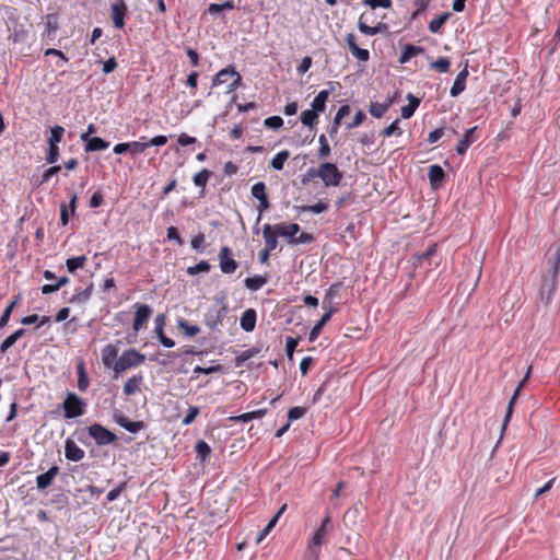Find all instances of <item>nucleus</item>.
<instances>
[{
  "label": "nucleus",
  "instance_id": "nucleus-1",
  "mask_svg": "<svg viewBox=\"0 0 560 560\" xmlns=\"http://www.w3.org/2000/svg\"><path fill=\"white\" fill-rule=\"evenodd\" d=\"M330 527H331L330 516L326 515L323 518L319 528L316 529V532L314 533V535L311 539V542L308 546V555H307L308 559L307 560H317L319 551L316 548L320 547L324 544L325 537L327 536Z\"/></svg>",
  "mask_w": 560,
  "mask_h": 560
},
{
  "label": "nucleus",
  "instance_id": "nucleus-2",
  "mask_svg": "<svg viewBox=\"0 0 560 560\" xmlns=\"http://www.w3.org/2000/svg\"><path fill=\"white\" fill-rule=\"evenodd\" d=\"M145 357L138 352L136 349L126 350L114 364L115 377H117L120 373L129 368L138 366L139 364L143 363Z\"/></svg>",
  "mask_w": 560,
  "mask_h": 560
},
{
  "label": "nucleus",
  "instance_id": "nucleus-3",
  "mask_svg": "<svg viewBox=\"0 0 560 560\" xmlns=\"http://www.w3.org/2000/svg\"><path fill=\"white\" fill-rule=\"evenodd\" d=\"M230 79H232V81L226 85V93H231L242 84V77L235 71L234 67L220 70L212 80V86L224 84Z\"/></svg>",
  "mask_w": 560,
  "mask_h": 560
},
{
  "label": "nucleus",
  "instance_id": "nucleus-4",
  "mask_svg": "<svg viewBox=\"0 0 560 560\" xmlns=\"http://www.w3.org/2000/svg\"><path fill=\"white\" fill-rule=\"evenodd\" d=\"M317 175L323 180L325 186H338L343 178L342 172L339 171L336 164L330 162L322 163L317 167Z\"/></svg>",
  "mask_w": 560,
  "mask_h": 560
},
{
  "label": "nucleus",
  "instance_id": "nucleus-5",
  "mask_svg": "<svg viewBox=\"0 0 560 560\" xmlns=\"http://www.w3.org/2000/svg\"><path fill=\"white\" fill-rule=\"evenodd\" d=\"M86 402L74 393H68L62 402V409L67 419H73L84 415Z\"/></svg>",
  "mask_w": 560,
  "mask_h": 560
},
{
  "label": "nucleus",
  "instance_id": "nucleus-6",
  "mask_svg": "<svg viewBox=\"0 0 560 560\" xmlns=\"http://www.w3.org/2000/svg\"><path fill=\"white\" fill-rule=\"evenodd\" d=\"M89 434L100 446L108 445L116 441L117 436L100 423H93L88 428Z\"/></svg>",
  "mask_w": 560,
  "mask_h": 560
},
{
  "label": "nucleus",
  "instance_id": "nucleus-7",
  "mask_svg": "<svg viewBox=\"0 0 560 560\" xmlns=\"http://www.w3.org/2000/svg\"><path fill=\"white\" fill-rule=\"evenodd\" d=\"M548 264L550 265V277H546L542 281L541 288H540V299L546 304H548L551 299L553 291L556 289L557 283V276L558 272H555V269L552 268V260L548 259Z\"/></svg>",
  "mask_w": 560,
  "mask_h": 560
},
{
  "label": "nucleus",
  "instance_id": "nucleus-8",
  "mask_svg": "<svg viewBox=\"0 0 560 560\" xmlns=\"http://www.w3.org/2000/svg\"><path fill=\"white\" fill-rule=\"evenodd\" d=\"M220 269L223 273H233L237 267V261L233 258L232 249L228 246L221 247L219 252Z\"/></svg>",
  "mask_w": 560,
  "mask_h": 560
},
{
  "label": "nucleus",
  "instance_id": "nucleus-9",
  "mask_svg": "<svg viewBox=\"0 0 560 560\" xmlns=\"http://www.w3.org/2000/svg\"><path fill=\"white\" fill-rule=\"evenodd\" d=\"M127 12L128 8L124 0H117V2L110 5V18L115 27L122 28L125 26Z\"/></svg>",
  "mask_w": 560,
  "mask_h": 560
},
{
  "label": "nucleus",
  "instance_id": "nucleus-10",
  "mask_svg": "<svg viewBox=\"0 0 560 560\" xmlns=\"http://www.w3.org/2000/svg\"><path fill=\"white\" fill-rule=\"evenodd\" d=\"M135 307H136V312H135L132 327H133L135 331L138 332L143 327V325L149 320V318L152 314V308L147 304H140V303H137L135 305Z\"/></svg>",
  "mask_w": 560,
  "mask_h": 560
},
{
  "label": "nucleus",
  "instance_id": "nucleus-11",
  "mask_svg": "<svg viewBox=\"0 0 560 560\" xmlns=\"http://www.w3.org/2000/svg\"><path fill=\"white\" fill-rule=\"evenodd\" d=\"M114 420L130 433H137L145 428V423L143 421H131L121 411H117L114 415Z\"/></svg>",
  "mask_w": 560,
  "mask_h": 560
},
{
  "label": "nucleus",
  "instance_id": "nucleus-12",
  "mask_svg": "<svg viewBox=\"0 0 560 560\" xmlns=\"http://www.w3.org/2000/svg\"><path fill=\"white\" fill-rule=\"evenodd\" d=\"M530 372H532V366H528L527 372H526L524 378L520 382V384L517 385V387L514 390V394H513L512 398L509 401V405H508V408H506V413H505V417H504V421L502 423V430H504L506 428V425H508V423H509V421H510V419L512 417L514 404H515L517 397L520 396L522 387L528 381V378L530 376Z\"/></svg>",
  "mask_w": 560,
  "mask_h": 560
},
{
  "label": "nucleus",
  "instance_id": "nucleus-13",
  "mask_svg": "<svg viewBox=\"0 0 560 560\" xmlns=\"http://www.w3.org/2000/svg\"><path fill=\"white\" fill-rule=\"evenodd\" d=\"M275 233L281 237L288 238L289 243L292 245V240L295 238L296 234L300 232V225L298 223H278L273 225Z\"/></svg>",
  "mask_w": 560,
  "mask_h": 560
},
{
  "label": "nucleus",
  "instance_id": "nucleus-14",
  "mask_svg": "<svg viewBox=\"0 0 560 560\" xmlns=\"http://www.w3.org/2000/svg\"><path fill=\"white\" fill-rule=\"evenodd\" d=\"M228 313V307L225 305L221 306L218 310H211L205 318L206 325L210 329H215L224 319Z\"/></svg>",
  "mask_w": 560,
  "mask_h": 560
},
{
  "label": "nucleus",
  "instance_id": "nucleus-15",
  "mask_svg": "<svg viewBox=\"0 0 560 560\" xmlns=\"http://www.w3.org/2000/svg\"><path fill=\"white\" fill-rule=\"evenodd\" d=\"M365 14H361L359 22H358V28L361 33L364 35L373 36L380 33L387 34L388 33V25L385 23H377L375 26H369L364 21Z\"/></svg>",
  "mask_w": 560,
  "mask_h": 560
},
{
  "label": "nucleus",
  "instance_id": "nucleus-16",
  "mask_svg": "<svg viewBox=\"0 0 560 560\" xmlns=\"http://www.w3.org/2000/svg\"><path fill=\"white\" fill-rule=\"evenodd\" d=\"M477 129V126L467 129L463 138L459 140L456 145V152L459 155L465 154L468 148L477 140V137L475 136Z\"/></svg>",
  "mask_w": 560,
  "mask_h": 560
},
{
  "label": "nucleus",
  "instance_id": "nucleus-17",
  "mask_svg": "<svg viewBox=\"0 0 560 560\" xmlns=\"http://www.w3.org/2000/svg\"><path fill=\"white\" fill-rule=\"evenodd\" d=\"M65 456L68 460L79 462L84 457V451L74 441L67 439L65 442Z\"/></svg>",
  "mask_w": 560,
  "mask_h": 560
},
{
  "label": "nucleus",
  "instance_id": "nucleus-18",
  "mask_svg": "<svg viewBox=\"0 0 560 560\" xmlns=\"http://www.w3.org/2000/svg\"><path fill=\"white\" fill-rule=\"evenodd\" d=\"M58 472H59V467L55 465V466H51L46 472L38 475L36 477L37 489L44 490V489L48 488L52 483V481L56 478V476L58 475Z\"/></svg>",
  "mask_w": 560,
  "mask_h": 560
},
{
  "label": "nucleus",
  "instance_id": "nucleus-19",
  "mask_svg": "<svg viewBox=\"0 0 560 560\" xmlns=\"http://www.w3.org/2000/svg\"><path fill=\"white\" fill-rule=\"evenodd\" d=\"M428 177H429L431 187L433 189H438L441 187L442 183L444 182L445 172L440 165L433 164L429 167Z\"/></svg>",
  "mask_w": 560,
  "mask_h": 560
},
{
  "label": "nucleus",
  "instance_id": "nucleus-20",
  "mask_svg": "<svg viewBox=\"0 0 560 560\" xmlns=\"http://www.w3.org/2000/svg\"><path fill=\"white\" fill-rule=\"evenodd\" d=\"M155 332L160 340V342L166 347V348H173L175 346V342L173 339L165 336V329H164V315L159 314L155 317Z\"/></svg>",
  "mask_w": 560,
  "mask_h": 560
},
{
  "label": "nucleus",
  "instance_id": "nucleus-21",
  "mask_svg": "<svg viewBox=\"0 0 560 560\" xmlns=\"http://www.w3.org/2000/svg\"><path fill=\"white\" fill-rule=\"evenodd\" d=\"M468 77L467 63L465 68L457 74L451 90L450 94L452 97H457L460 93H463L466 89V79Z\"/></svg>",
  "mask_w": 560,
  "mask_h": 560
},
{
  "label": "nucleus",
  "instance_id": "nucleus-22",
  "mask_svg": "<svg viewBox=\"0 0 560 560\" xmlns=\"http://www.w3.org/2000/svg\"><path fill=\"white\" fill-rule=\"evenodd\" d=\"M330 85V90H323L320 91L313 100L312 104H311V107L314 108L315 110L319 112V113H323L325 109H326V102L329 97V94L331 91L335 90V83L334 82H329L328 83Z\"/></svg>",
  "mask_w": 560,
  "mask_h": 560
},
{
  "label": "nucleus",
  "instance_id": "nucleus-23",
  "mask_svg": "<svg viewBox=\"0 0 560 560\" xmlns=\"http://www.w3.org/2000/svg\"><path fill=\"white\" fill-rule=\"evenodd\" d=\"M336 312V307H330L328 312H326L322 318L313 326L310 331L308 340L311 342L315 341L319 336L323 327L330 320L332 313Z\"/></svg>",
  "mask_w": 560,
  "mask_h": 560
},
{
  "label": "nucleus",
  "instance_id": "nucleus-24",
  "mask_svg": "<svg viewBox=\"0 0 560 560\" xmlns=\"http://www.w3.org/2000/svg\"><path fill=\"white\" fill-rule=\"evenodd\" d=\"M262 236L265 240V248L272 252L278 246V234L275 233V228L271 224H265L262 229Z\"/></svg>",
  "mask_w": 560,
  "mask_h": 560
},
{
  "label": "nucleus",
  "instance_id": "nucleus-25",
  "mask_svg": "<svg viewBox=\"0 0 560 560\" xmlns=\"http://www.w3.org/2000/svg\"><path fill=\"white\" fill-rule=\"evenodd\" d=\"M424 52V48L421 46H416L412 44H406L401 50V54L399 56V63L404 65L407 63L412 57H416L418 55H421Z\"/></svg>",
  "mask_w": 560,
  "mask_h": 560
},
{
  "label": "nucleus",
  "instance_id": "nucleus-26",
  "mask_svg": "<svg viewBox=\"0 0 560 560\" xmlns=\"http://www.w3.org/2000/svg\"><path fill=\"white\" fill-rule=\"evenodd\" d=\"M256 312L253 308L246 310L240 319V324L243 330L246 332H250L255 329L256 326Z\"/></svg>",
  "mask_w": 560,
  "mask_h": 560
},
{
  "label": "nucleus",
  "instance_id": "nucleus-27",
  "mask_svg": "<svg viewBox=\"0 0 560 560\" xmlns=\"http://www.w3.org/2000/svg\"><path fill=\"white\" fill-rule=\"evenodd\" d=\"M117 355H118V350L115 346L113 345H107L103 350H102V361H103V364L110 369L113 368L114 369V364L115 362L117 361Z\"/></svg>",
  "mask_w": 560,
  "mask_h": 560
},
{
  "label": "nucleus",
  "instance_id": "nucleus-28",
  "mask_svg": "<svg viewBox=\"0 0 560 560\" xmlns=\"http://www.w3.org/2000/svg\"><path fill=\"white\" fill-rule=\"evenodd\" d=\"M393 100L387 98L384 103L372 102L369 106L370 114L375 118H381L392 106Z\"/></svg>",
  "mask_w": 560,
  "mask_h": 560
},
{
  "label": "nucleus",
  "instance_id": "nucleus-29",
  "mask_svg": "<svg viewBox=\"0 0 560 560\" xmlns=\"http://www.w3.org/2000/svg\"><path fill=\"white\" fill-rule=\"evenodd\" d=\"M319 112L314 108L305 109L301 113L300 120L304 126L313 128L318 122Z\"/></svg>",
  "mask_w": 560,
  "mask_h": 560
},
{
  "label": "nucleus",
  "instance_id": "nucleus-30",
  "mask_svg": "<svg viewBox=\"0 0 560 560\" xmlns=\"http://www.w3.org/2000/svg\"><path fill=\"white\" fill-rule=\"evenodd\" d=\"M142 375H135L128 378L124 385V393L126 396H131L136 394L140 389V384L142 382Z\"/></svg>",
  "mask_w": 560,
  "mask_h": 560
},
{
  "label": "nucleus",
  "instance_id": "nucleus-31",
  "mask_svg": "<svg viewBox=\"0 0 560 560\" xmlns=\"http://www.w3.org/2000/svg\"><path fill=\"white\" fill-rule=\"evenodd\" d=\"M24 334L25 329L21 328L7 337L0 345V352L5 353Z\"/></svg>",
  "mask_w": 560,
  "mask_h": 560
},
{
  "label": "nucleus",
  "instance_id": "nucleus-32",
  "mask_svg": "<svg viewBox=\"0 0 560 560\" xmlns=\"http://www.w3.org/2000/svg\"><path fill=\"white\" fill-rule=\"evenodd\" d=\"M451 18V13L450 12H445V13H442L440 15H438L435 19H433L430 23H429V31L431 33H439L442 28V26L447 22V20Z\"/></svg>",
  "mask_w": 560,
  "mask_h": 560
},
{
  "label": "nucleus",
  "instance_id": "nucleus-33",
  "mask_svg": "<svg viewBox=\"0 0 560 560\" xmlns=\"http://www.w3.org/2000/svg\"><path fill=\"white\" fill-rule=\"evenodd\" d=\"M108 147H109V142L105 141L102 138L93 137L85 144V151L86 152L101 151V150L107 149Z\"/></svg>",
  "mask_w": 560,
  "mask_h": 560
},
{
  "label": "nucleus",
  "instance_id": "nucleus-34",
  "mask_svg": "<svg viewBox=\"0 0 560 560\" xmlns=\"http://www.w3.org/2000/svg\"><path fill=\"white\" fill-rule=\"evenodd\" d=\"M77 371H78V388L81 392H85L89 387V377L85 372L84 363L82 361L78 363Z\"/></svg>",
  "mask_w": 560,
  "mask_h": 560
},
{
  "label": "nucleus",
  "instance_id": "nucleus-35",
  "mask_svg": "<svg viewBox=\"0 0 560 560\" xmlns=\"http://www.w3.org/2000/svg\"><path fill=\"white\" fill-rule=\"evenodd\" d=\"M21 300V295H16L14 298V300L5 307V310L3 311L1 317H0V329L4 328L9 320H10V317H11V314L14 310V307L16 306V304L19 303V301Z\"/></svg>",
  "mask_w": 560,
  "mask_h": 560
},
{
  "label": "nucleus",
  "instance_id": "nucleus-36",
  "mask_svg": "<svg viewBox=\"0 0 560 560\" xmlns=\"http://www.w3.org/2000/svg\"><path fill=\"white\" fill-rule=\"evenodd\" d=\"M295 209L298 210L299 213H302V212H313V213H323L325 211H327L328 209V203L324 202V201H319L313 206H298L295 207Z\"/></svg>",
  "mask_w": 560,
  "mask_h": 560
},
{
  "label": "nucleus",
  "instance_id": "nucleus-37",
  "mask_svg": "<svg viewBox=\"0 0 560 560\" xmlns=\"http://www.w3.org/2000/svg\"><path fill=\"white\" fill-rule=\"evenodd\" d=\"M244 283L247 289L252 291H257L267 283V278L262 276H254L250 278H246Z\"/></svg>",
  "mask_w": 560,
  "mask_h": 560
},
{
  "label": "nucleus",
  "instance_id": "nucleus-38",
  "mask_svg": "<svg viewBox=\"0 0 560 560\" xmlns=\"http://www.w3.org/2000/svg\"><path fill=\"white\" fill-rule=\"evenodd\" d=\"M290 153L288 150L278 152L271 160L270 166L276 171L283 168L284 162L289 159Z\"/></svg>",
  "mask_w": 560,
  "mask_h": 560
},
{
  "label": "nucleus",
  "instance_id": "nucleus-39",
  "mask_svg": "<svg viewBox=\"0 0 560 560\" xmlns=\"http://www.w3.org/2000/svg\"><path fill=\"white\" fill-rule=\"evenodd\" d=\"M86 262V257L84 255L69 258L66 260V266L69 272L73 273L77 269L83 268Z\"/></svg>",
  "mask_w": 560,
  "mask_h": 560
},
{
  "label": "nucleus",
  "instance_id": "nucleus-40",
  "mask_svg": "<svg viewBox=\"0 0 560 560\" xmlns=\"http://www.w3.org/2000/svg\"><path fill=\"white\" fill-rule=\"evenodd\" d=\"M92 289L93 283H90V285L86 289L73 294L72 298L70 299V303H85L91 298Z\"/></svg>",
  "mask_w": 560,
  "mask_h": 560
},
{
  "label": "nucleus",
  "instance_id": "nucleus-41",
  "mask_svg": "<svg viewBox=\"0 0 560 560\" xmlns=\"http://www.w3.org/2000/svg\"><path fill=\"white\" fill-rule=\"evenodd\" d=\"M252 196L256 198L258 201L268 199L266 194V185L264 182H258L252 187Z\"/></svg>",
  "mask_w": 560,
  "mask_h": 560
},
{
  "label": "nucleus",
  "instance_id": "nucleus-42",
  "mask_svg": "<svg viewBox=\"0 0 560 560\" xmlns=\"http://www.w3.org/2000/svg\"><path fill=\"white\" fill-rule=\"evenodd\" d=\"M252 196L256 198L258 201L268 199L266 194V185L264 182H258L252 187Z\"/></svg>",
  "mask_w": 560,
  "mask_h": 560
},
{
  "label": "nucleus",
  "instance_id": "nucleus-43",
  "mask_svg": "<svg viewBox=\"0 0 560 560\" xmlns=\"http://www.w3.org/2000/svg\"><path fill=\"white\" fill-rule=\"evenodd\" d=\"M210 176H211V172L208 171L207 168H203L194 175L192 182L196 186L205 188Z\"/></svg>",
  "mask_w": 560,
  "mask_h": 560
},
{
  "label": "nucleus",
  "instance_id": "nucleus-44",
  "mask_svg": "<svg viewBox=\"0 0 560 560\" xmlns=\"http://www.w3.org/2000/svg\"><path fill=\"white\" fill-rule=\"evenodd\" d=\"M195 450H196V453H197V456L198 458H200V460H206V458L210 455L211 453V448L210 446L208 445V443L203 440H199L197 443H196V446H195Z\"/></svg>",
  "mask_w": 560,
  "mask_h": 560
},
{
  "label": "nucleus",
  "instance_id": "nucleus-45",
  "mask_svg": "<svg viewBox=\"0 0 560 560\" xmlns=\"http://www.w3.org/2000/svg\"><path fill=\"white\" fill-rule=\"evenodd\" d=\"M178 327L184 331L187 337H194L200 332V328L197 325H190L187 320L180 319Z\"/></svg>",
  "mask_w": 560,
  "mask_h": 560
},
{
  "label": "nucleus",
  "instance_id": "nucleus-46",
  "mask_svg": "<svg viewBox=\"0 0 560 560\" xmlns=\"http://www.w3.org/2000/svg\"><path fill=\"white\" fill-rule=\"evenodd\" d=\"M210 268H211V266L208 261L201 260L198 264H196L195 266L188 267L187 273L190 276H195L200 272H208L210 270Z\"/></svg>",
  "mask_w": 560,
  "mask_h": 560
},
{
  "label": "nucleus",
  "instance_id": "nucleus-47",
  "mask_svg": "<svg viewBox=\"0 0 560 560\" xmlns=\"http://www.w3.org/2000/svg\"><path fill=\"white\" fill-rule=\"evenodd\" d=\"M258 353V350L255 349V348H252V349H248V350H245L243 351L241 354H238L236 358H235V365L237 368L240 366H243L244 363L249 360L250 358H253L254 355H256Z\"/></svg>",
  "mask_w": 560,
  "mask_h": 560
},
{
  "label": "nucleus",
  "instance_id": "nucleus-48",
  "mask_svg": "<svg viewBox=\"0 0 560 560\" xmlns=\"http://www.w3.org/2000/svg\"><path fill=\"white\" fill-rule=\"evenodd\" d=\"M48 143L58 144L62 140L65 128L62 126H55L51 128Z\"/></svg>",
  "mask_w": 560,
  "mask_h": 560
},
{
  "label": "nucleus",
  "instance_id": "nucleus-49",
  "mask_svg": "<svg viewBox=\"0 0 560 560\" xmlns=\"http://www.w3.org/2000/svg\"><path fill=\"white\" fill-rule=\"evenodd\" d=\"M450 66H451V62H450L448 58H446V57H441L431 63V67L441 73L447 72L450 69Z\"/></svg>",
  "mask_w": 560,
  "mask_h": 560
},
{
  "label": "nucleus",
  "instance_id": "nucleus-50",
  "mask_svg": "<svg viewBox=\"0 0 560 560\" xmlns=\"http://www.w3.org/2000/svg\"><path fill=\"white\" fill-rule=\"evenodd\" d=\"M307 412L305 407H292L288 411V421H295L303 418Z\"/></svg>",
  "mask_w": 560,
  "mask_h": 560
},
{
  "label": "nucleus",
  "instance_id": "nucleus-51",
  "mask_svg": "<svg viewBox=\"0 0 560 560\" xmlns=\"http://www.w3.org/2000/svg\"><path fill=\"white\" fill-rule=\"evenodd\" d=\"M59 160V147L58 144L48 143V151L46 155V162L48 164H55Z\"/></svg>",
  "mask_w": 560,
  "mask_h": 560
},
{
  "label": "nucleus",
  "instance_id": "nucleus-52",
  "mask_svg": "<svg viewBox=\"0 0 560 560\" xmlns=\"http://www.w3.org/2000/svg\"><path fill=\"white\" fill-rule=\"evenodd\" d=\"M381 133L384 137H390L393 135L400 136L401 135V130L399 128V119L397 118L396 120H394L389 126L384 128Z\"/></svg>",
  "mask_w": 560,
  "mask_h": 560
},
{
  "label": "nucleus",
  "instance_id": "nucleus-53",
  "mask_svg": "<svg viewBox=\"0 0 560 560\" xmlns=\"http://www.w3.org/2000/svg\"><path fill=\"white\" fill-rule=\"evenodd\" d=\"M300 338L288 337L285 342V352L289 360L293 359L295 348L298 347Z\"/></svg>",
  "mask_w": 560,
  "mask_h": 560
},
{
  "label": "nucleus",
  "instance_id": "nucleus-54",
  "mask_svg": "<svg viewBox=\"0 0 560 560\" xmlns=\"http://www.w3.org/2000/svg\"><path fill=\"white\" fill-rule=\"evenodd\" d=\"M359 509L358 506H353L351 509H348L343 515V522L346 524H351V525H355L357 524V518L359 516Z\"/></svg>",
  "mask_w": 560,
  "mask_h": 560
},
{
  "label": "nucleus",
  "instance_id": "nucleus-55",
  "mask_svg": "<svg viewBox=\"0 0 560 560\" xmlns=\"http://www.w3.org/2000/svg\"><path fill=\"white\" fill-rule=\"evenodd\" d=\"M339 287L340 284H331L329 287L323 300V307H326V303H329V305L332 304L335 296L338 294Z\"/></svg>",
  "mask_w": 560,
  "mask_h": 560
},
{
  "label": "nucleus",
  "instance_id": "nucleus-56",
  "mask_svg": "<svg viewBox=\"0 0 560 560\" xmlns=\"http://www.w3.org/2000/svg\"><path fill=\"white\" fill-rule=\"evenodd\" d=\"M362 3L369 5L371 9L384 8L388 9L392 7L390 0H362Z\"/></svg>",
  "mask_w": 560,
  "mask_h": 560
},
{
  "label": "nucleus",
  "instance_id": "nucleus-57",
  "mask_svg": "<svg viewBox=\"0 0 560 560\" xmlns=\"http://www.w3.org/2000/svg\"><path fill=\"white\" fill-rule=\"evenodd\" d=\"M264 125L269 129H279L283 125V119L280 116H270L265 119Z\"/></svg>",
  "mask_w": 560,
  "mask_h": 560
},
{
  "label": "nucleus",
  "instance_id": "nucleus-58",
  "mask_svg": "<svg viewBox=\"0 0 560 560\" xmlns=\"http://www.w3.org/2000/svg\"><path fill=\"white\" fill-rule=\"evenodd\" d=\"M61 170L60 165H52L51 167L47 168L44 174L42 175V178L38 183V185H43L47 183L54 175L59 173Z\"/></svg>",
  "mask_w": 560,
  "mask_h": 560
},
{
  "label": "nucleus",
  "instance_id": "nucleus-59",
  "mask_svg": "<svg viewBox=\"0 0 560 560\" xmlns=\"http://www.w3.org/2000/svg\"><path fill=\"white\" fill-rule=\"evenodd\" d=\"M198 415H199V408L196 406H189L188 411H187L186 416L184 417L182 423L184 425H188V424L192 423Z\"/></svg>",
  "mask_w": 560,
  "mask_h": 560
},
{
  "label": "nucleus",
  "instance_id": "nucleus-60",
  "mask_svg": "<svg viewBox=\"0 0 560 560\" xmlns=\"http://www.w3.org/2000/svg\"><path fill=\"white\" fill-rule=\"evenodd\" d=\"M129 145H130L129 152H131V154H133V155L143 153L144 150L147 148H149L148 142H139V141L129 142Z\"/></svg>",
  "mask_w": 560,
  "mask_h": 560
},
{
  "label": "nucleus",
  "instance_id": "nucleus-61",
  "mask_svg": "<svg viewBox=\"0 0 560 560\" xmlns=\"http://www.w3.org/2000/svg\"><path fill=\"white\" fill-rule=\"evenodd\" d=\"M350 51L359 61H368L370 59V52L368 49H363L357 46L352 47V50Z\"/></svg>",
  "mask_w": 560,
  "mask_h": 560
},
{
  "label": "nucleus",
  "instance_id": "nucleus-62",
  "mask_svg": "<svg viewBox=\"0 0 560 560\" xmlns=\"http://www.w3.org/2000/svg\"><path fill=\"white\" fill-rule=\"evenodd\" d=\"M314 236L310 233L303 232L299 236L292 240V245L311 244L314 241Z\"/></svg>",
  "mask_w": 560,
  "mask_h": 560
},
{
  "label": "nucleus",
  "instance_id": "nucleus-63",
  "mask_svg": "<svg viewBox=\"0 0 560 560\" xmlns=\"http://www.w3.org/2000/svg\"><path fill=\"white\" fill-rule=\"evenodd\" d=\"M366 118L365 114L362 112V110H358L352 119L351 122H348L346 128L347 129H352V128H355L358 126H360L364 119Z\"/></svg>",
  "mask_w": 560,
  "mask_h": 560
},
{
  "label": "nucleus",
  "instance_id": "nucleus-64",
  "mask_svg": "<svg viewBox=\"0 0 560 560\" xmlns=\"http://www.w3.org/2000/svg\"><path fill=\"white\" fill-rule=\"evenodd\" d=\"M221 370H222V366L220 364L212 365V366H209V368H202V366L197 365L194 369V372L197 373V374L209 375V374H212V373H215V372H220Z\"/></svg>",
  "mask_w": 560,
  "mask_h": 560
}]
</instances>
